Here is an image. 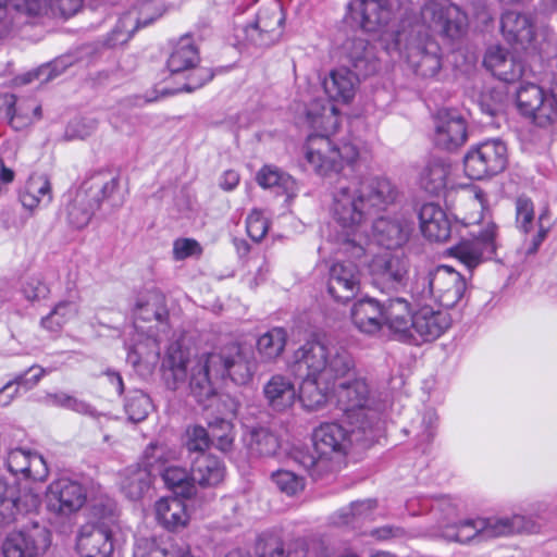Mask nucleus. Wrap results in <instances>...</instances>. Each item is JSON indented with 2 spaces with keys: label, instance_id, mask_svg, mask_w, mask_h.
I'll list each match as a JSON object with an SVG mask.
<instances>
[{
  "label": "nucleus",
  "instance_id": "1",
  "mask_svg": "<svg viewBox=\"0 0 557 557\" xmlns=\"http://www.w3.org/2000/svg\"><path fill=\"white\" fill-rule=\"evenodd\" d=\"M162 377L169 389L177 391L188 379L190 394L202 403L214 395V380L230 377L236 384H246L252 377V369L235 343L216 351L193 356L189 348L172 343L162 359Z\"/></svg>",
  "mask_w": 557,
  "mask_h": 557
},
{
  "label": "nucleus",
  "instance_id": "2",
  "mask_svg": "<svg viewBox=\"0 0 557 557\" xmlns=\"http://www.w3.org/2000/svg\"><path fill=\"white\" fill-rule=\"evenodd\" d=\"M373 443L354 438L350 425L345 429L338 423L325 422L315 428L312 433V450L297 448L292 457L313 480H318L334 470V456L345 454L349 444L369 447Z\"/></svg>",
  "mask_w": 557,
  "mask_h": 557
},
{
  "label": "nucleus",
  "instance_id": "3",
  "mask_svg": "<svg viewBox=\"0 0 557 557\" xmlns=\"http://www.w3.org/2000/svg\"><path fill=\"white\" fill-rule=\"evenodd\" d=\"M332 212L343 228V232L336 237L338 251L350 258L360 259L366 252L364 244L367 242L361 228L371 213L363 199L360 198L356 183L341 184L335 188Z\"/></svg>",
  "mask_w": 557,
  "mask_h": 557
},
{
  "label": "nucleus",
  "instance_id": "4",
  "mask_svg": "<svg viewBox=\"0 0 557 557\" xmlns=\"http://www.w3.org/2000/svg\"><path fill=\"white\" fill-rule=\"evenodd\" d=\"M337 407L351 426L357 441L376 442L382 433L381 412L372 407L367 381L356 377L338 384L334 389Z\"/></svg>",
  "mask_w": 557,
  "mask_h": 557
},
{
  "label": "nucleus",
  "instance_id": "5",
  "mask_svg": "<svg viewBox=\"0 0 557 557\" xmlns=\"http://www.w3.org/2000/svg\"><path fill=\"white\" fill-rule=\"evenodd\" d=\"M466 290V278L448 265L419 268L409 285L413 304L436 302L445 308L458 305Z\"/></svg>",
  "mask_w": 557,
  "mask_h": 557
},
{
  "label": "nucleus",
  "instance_id": "6",
  "mask_svg": "<svg viewBox=\"0 0 557 557\" xmlns=\"http://www.w3.org/2000/svg\"><path fill=\"white\" fill-rule=\"evenodd\" d=\"M295 367H302L310 375L321 379L326 384L345 377L355 369L351 354L338 343L325 338H312L294 352Z\"/></svg>",
  "mask_w": 557,
  "mask_h": 557
},
{
  "label": "nucleus",
  "instance_id": "7",
  "mask_svg": "<svg viewBox=\"0 0 557 557\" xmlns=\"http://www.w3.org/2000/svg\"><path fill=\"white\" fill-rule=\"evenodd\" d=\"M393 37V44L386 46L387 52L405 57L417 75L433 77L440 72L441 48L422 25H410L408 28L403 26Z\"/></svg>",
  "mask_w": 557,
  "mask_h": 557
},
{
  "label": "nucleus",
  "instance_id": "8",
  "mask_svg": "<svg viewBox=\"0 0 557 557\" xmlns=\"http://www.w3.org/2000/svg\"><path fill=\"white\" fill-rule=\"evenodd\" d=\"M534 521L525 516L513 515L502 518H476L448 524L442 531V536L449 542L460 544L480 543L498 536H507L521 532H535Z\"/></svg>",
  "mask_w": 557,
  "mask_h": 557
},
{
  "label": "nucleus",
  "instance_id": "9",
  "mask_svg": "<svg viewBox=\"0 0 557 557\" xmlns=\"http://www.w3.org/2000/svg\"><path fill=\"white\" fill-rule=\"evenodd\" d=\"M119 188V176L101 170L90 174L65 207L66 221L82 230L91 221L102 201L110 200Z\"/></svg>",
  "mask_w": 557,
  "mask_h": 557
},
{
  "label": "nucleus",
  "instance_id": "10",
  "mask_svg": "<svg viewBox=\"0 0 557 557\" xmlns=\"http://www.w3.org/2000/svg\"><path fill=\"white\" fill-rule=\"evenodd\" d=\"M359 157L357 147L350 143L335 145L329 136L311 134L305 145V160L320 176L338 173L344 164H352Z\"/></svg>",
  "mask_w": 557,
  "mask_h": 557
},
{
  "label": "nucleus",
  "instance_id": "11",
  "mask_svg": "<svg viewBox=\"0 0 557 557\" xmlns=\"http://www.w3.org/2000/svg\"><path fill=\"white\" fill-rule=\"evenodd\" d=\"M284 22L283 9L274 4L260 9L253 21L245 25H236L234 35L242 46L267 48L281 39Z\"/></svg>",
  "mask_w": 557,
  "mask_h": 557
},
{
  "label": "nucleus",
  "instance_id": "12",
  "mask_svg": "<svg viewBox=\"0 0 557 557\" xmlns=\"http://www.w3.org/2000/svg\"><path fill=\"white\" fill-rule=\"evenodd\" d=\"M508 165V150L500 139H491L472 147L463 158L466 175L471 180H485L504 172Z\"/></svg>",
  "mask_w": 557,
  "mask_h": 557
},
{
  "label": "nucleus",
  "instance_id": "13",
  "mask_svg": "<svg viewBox=\"0 0 557 557\" xmlns=\"http://www.w3.org/2000/svg\"><path fill=\"white\" fill-rule=\"evenodd\" d=\"M50 545V531L39 522H32L9 532L1 549L3 557H42Z\"/></svg>",
  "mask_w": 557,
  "mask_h": 557
},
{
  "label": "nucleus",
  "instance_id": "14",
  "mask_svg": "<svg viewBox=\"0 0 557 557\" xmlns=\"http://www.w3.org/2000/svg\"><path fill=\"white\" fill-rule=\"evenodd\" d=\"M421 18L430 29L449 39L460 38L467 29V14L449 0H431L421 9Z\"/></svg>",
  "mask_w": 557,
  "mask_h": 557
},
{
  "label": "nucleus",
  "instance_id": "15",
  "mask_svg": "<svg viewBox=\"0 0 557 557\" xmlns=\"http://www.w3.org/2000/svg\"><path fill=\"white\" fill-rule=\"evenodd\" d=\"M496 230L494 223L473 233L470 238H463L449 249L450 256L472 271L482 262L490 260L496 252Z\"/></svg>",
  "mask_w": 557,
  "mask_h": 557
},
{
  "label": "nucleus",
  "instance_id": "16",
  "mask_svg": "<svg viewBox=\"0 0 557 557\" xmlns=\"http://www.w3.org/2000/svg\"><path fill=\"white\" fill-rule=\"evenodd\" d=\"M115 517L89 522L81 527L76 537V550L81 557H111L114 545L111 525Z\"/></svg>",
  "mask_w": 557,
  "mask_h": 557
},
{
  "label": "nucleus",
  "instance_id": "17",
  "mask_svg": "<svg viewBox=\"0 0 557 557\" xmlns=\"http://www.w3.org/2000/svg\"><path fill=\"white\" fill-rule=\"evenodd\" d=\"M517 106L520 112L541 126H547L557 119V100L554 95L545 94L534 84L521 86L517 91Z\"/></svg>",
  "mask_w": 557,
  "mask_h": 557
},
{
  "label": "nucleus",
  "instance_id": "18",
  "mask_svg": "<svg viewBox=\"0 0 557 557\" xmlns=\"http://www.w3.org/2000/svg\"><path fill=\"white\" fill-rule=\"evenodd\" d=\"M161 15L151 0H145L139 5L124 12L113 29L108 34L104 45L114 48L126 44L139 27L151 24Z\"/></svg>",
  "mask_w": 557,
  "mask_h": 557
},
{
  "label": "nucleus",
  "instance_id": "19",
  "mask_svg": "<svg viewBox=\"0 0 557 557\" xmlns=\"http://www.w3.org/2000/svg\"><path fill=\"white\" fill-rule=\"evenodd\" d=\"M50 510L69 516L78 511L87 500L86 487L76 480L59 478L52 481L47 491Z\"/></svg>",
  "mask_w": 557,
  "mask_h": 557
},
{
  "label": "nucleus",
  "instance_id": "20",
  "mask_svg": "<svg viewBox=\"0 0 557 557\" xmlns=\"http://www.w3.org/2000/svg\"><path fill=\"white\" fill-rule=\"evenodd\" d=\"M434 144L436 147L454 151L468 139L467 123L455 109L442 108L434 115Z\"/></svg>",
  "mask_w": 557,
  "mask_h": 557
},
{
  "label": "nucleus",
  "instance_id": "21",
  "mask_svg": "<svg viewBox=\"0 0 557 557\" xmlns=\"http://www.w3.org/2000/svg\"><path fill=\"white\" fill-rule=\"evenodd\" d=\"M500 29L505 39L517 48L537 49L541 34L532 16L507 11L502 15Z\"/></svg>",
  "mask_w": 557,
  "mask_h": 557
},
{
  "label": "nucleus",
  "instance_id": "22",
  "mask_svg": "<svg viewBox=\"0 0 557 557\" xmlns=\"http://www.w3.org/2000/svg\"><path fill=\"white\" fill-rule=\"evenodd\" d=\"M544 214L537 220V231L533 232L535 223L534 205L532 200L525 196H519L516 200V226L525 234V238L521 245V250L525 256L537 252L540 246L547 236L548 230L543 225Z\"/></svg>",
  "mask_w": 557,
  "mask_h": 557
},
{
  "label": "nucleus",
  "instance_id": "23",
  "mask_svg": "<svg viewBox=\"0 0 557 557\" xmlns=\"http://www.w3.org/2000/svg\"><path fill=\"white\" fill-rule=\"evenodd\" d=\"M356 186L370 213L386 210L399 197L397 186L387 177H366L356 183Z\"/></svg>",
  "mask_w": 557,
  "mask_h": 557
},
{
  "label": "nucleus",
  "instance_id": "24",
  "mask_svg": "<svg viewBox=\"0 0 557 557\" xmlns=\"http://www.w3.org/2000/svg\"><path fill=\"white\" fill-rule=\"evenodd\" d=\"M360 290V271L352 262H336L329 272L327 293L338 302H347Z\"/></svg>",
  "mask_w": 557,
  "mask_h": 557
},
{
  "label": "nucleus",
  "instance_id": "25",
  "mask_svg": "<svg viewBox=\"0 0 557 557\" xmlns=\"http://www.w3.org/2000/svg\"><path fill=\"white\" fill-rule=\"evenodd\" d=\"M413 305L418 309L412 314L411 330L417 333L422 342H433L450 327L449 313L433 309L431 302Z\"/></svg>",
  "mask_w": 557,
  "mask_h": 557
},
{
  "label": "nucleus",
  "instance_id": "26",
  "mask_svg": "<svg viewBox=\"0 0 557 557\" xmlns=\"http://www.w3.org/2000/svg\"><path fill=\"white\" fill-rule=\"evenodd\" d=\"M347 18L364 32H377L391 18V9L385 0H351L347 5Z\"/></svg>",
  "mask_w": 557,
  "mask_h": 557
},
{
  "label": "nucleus",
  "instance_id": "27",
  "mask_svg": "<svg viewBox=\"0 0 557 557\" xmlns=\"http://www.w3.org/2000/svg\"><path fill=\"white\" fill-rule=\"evenodd\" d=\"M40 499L33 493L18 494L14 486L0 480V525H9L18 515L36 509Z\"/></svg>",
  "mask_w": 557,
  "mask_h": 557
},
{
  "label": "nucleus",
  "instance_id": "28",
  "mask_svg": "<svg viewBox=\"0 0 557 557\" xmlns=\"http://www.w3.org/2000/svg\"><path fill=\"white\" fill-rule=\"evenodd\" d=\"M483 63L496 78L508 84L518 82L524 72L522 61L499 46L487 49Z\"/></svg>",
  "mask_w": 557,
  "mask_h": 557
},
{
  "label": "nucleus",
  "instance_id": "29",
  "mask_svg": "<svg viewBox=\"0 0 557 557\" xmlns=\"http://www.w3.org/2000/svg\"><path fill=\"white\" fill-rule=\"evenodd\" d=\"M370 269L375 286L397 289L407 278L408 262L398 256H381L372 261Z\"/></svg>",
  "mask_w": 557,
  "mask_h": 557
},
{
  "label": "nucleus",
  "instance_id": "30",
  "mask_svg": "<svg viewBox=\"0 0 557 557\" xmlns=\"http://www.w3.org/2000/svg\"><path fill=\"white\" fill-rule=\"evenodd\" d=\"M163 449L157 445H150L146 451V467L128 468L122 481V490L131 499H138L143 494L149 490L151 484L152 471L156 470L153 462L150 460L154 458L160 460L162 458Z\"/></svg>",
  "mask_w": 557,
  "mask_h": 557
},
{
  "label": "nucleus",
  "instance_id": "31",
  "mask_svg": "<svg viewBox=\"0 0 557 557\" xmlns=\"http://www.w3.org/2000/svg\"><path fill=\"white\" fill-rule=\"evenodd\" d=\"M373 237L386 249H395L407 243L411 224L403 216H381L373 222Z\"/></svg>",
  "mask_w": 557,
  "mask_h": 557
},
{
  "label": "nucleus",
  "instance_id": "32",
  "mask_svg": "<svg viewBox=\"0 0 557 557\" xmlns=\"http://www.w3.org/2000/svg\"><path fill=\"white\" fill-rule=\"evenodd\" d=\"M412 314L410 304L403 297L383 300V324L401 341L412 337Z\"/></svg>",
  "mask_w": 557,
  "mask_h": 557
},
{
  "label": "nucleus",
  "instance_id": "33",
  "mask_svg": "<svg viewBox=\"0 0 557 557\" xmlns=\"http://www.w3.org/2000/svg\"><path fill=\"white\" fill-rule=\"evenodd\" d=\"M243 442L250 457L269 458L281 448L278 435L263 425L246 426Z\"/></svg>",
  "mask_w": 557,
  "mask_h": 557
},
{
  "label": "nucleus",
  "instance_id": "34",
  "mask_svg": "<svg viewBox=\"0 0 557 557\" xmlns=\"http://www.w3.org/2000/svg\"><path fill=\"white\" fill-rule=\"evenodd\" d=\"M419 221L421 232L429 240L445 242L450 237V221L438 205L424 203L419 211Z\"/></svg>",
  "mask_w": 557,
  "mask_h": 557
},
{
  "label": "nucleus",
  "instance_id": "35",
  "mask_svg": "<svg viewBox=\"0 0 557 557\" xmlns=\"http://www.w3.org/2000/svg\"><path fill=\"white\" fill-rule=\"evenodd\" d=\"M360 75L347 67L335 69L323 79V88L333 102L349 103L356 94Z\"/></svg>",
  "mask_w": 557,
  "mask_h": 557
},
{
  "label": "nucleus",
  "instance_id": "36",
  "mask_svg": "<svg viewBox=\"0 0 557 557\" xmlns=\"http://www.w3.org/2000/svg\"><path fill=\"white\" fill-rule=\"evenodd\" d=\"M351 320L360 332L377 333L383 325V300L371 297L358 300L351 308Z\"/></svg>",
  "mask_w": 557,
  "mask_h": 557
},
{
  "label": "nucleus",
  "instance_id": "37",
  "mask_svg": "<svg viewBox=\"0 0 557 557\" xmlns=\"http://www.w3.org/2000/svg\"><path fill=\"white\" fill-rule=\"evenodd\" d=\"M346 58L355 69V73L361 77L370 76L380 69L373 47L367 39L350 38L344 45Z\"/></svg>",
  "mask_w": 557,
  "mask_h": 557
},
{
  "label": "nucleus",
  "instance_id": "38",
  "mask_svg": "<svg viewBox=\"0 0 557 557\" xmlns=\"http://www.w3.org/2000/svg\"><path fill=\"white\" fill-rule=\"evenodd\" d=\"M0 110L14 128H21L41 119V106L33 100H23L16 106L12 94L0 95Z\"/></svg>",
  "mask_w": 557,
  "mask_h": 557
},
{
  "label": "nucleus",
  "instance_id": "39",
  "mask_svg": "<svg viewBox=\"0 0 557 557\" xmlns=\"http://www.w3.org/2000/svg\"><path fill=\"white\" fill-rule=\"evenodd\" d=\"M263 396L271 409L281 412L294 405L297 392L289 377L274 374L263 385Z\"/></svg>",
  "mask_w": 557,
  "mask_h": 557
},
{
  "label": "nucleus",
  "instance_id": "40",
  "mask_svg": "<svg viewBox=\"0 0 557 557\" xmlns=\"http://www.w3.org/2000/svg\"><path fill=\"white\" fill-rule=\"evenodd\" d=\"M156 518L160 525L169 531L185 528L189 521L186 505L178 497H164L154 505Z\"/></svg>",
  "mask_w": 557,
  "mask_h": 557
},
{
  "label": "nucleus",
  "instance_id": "41",
  "mask_svg": "<svg viewBox=\"0 0 557 557\" xmlns=\"http://www.w3.org/2000/svg\"><path fill=\"white\" fill-rule=\"evenodd\" d=\"M191 475L195 484L202 487L215 486L225 476V466L218 457L209 454H199L191 462Z\"/></svg>",
  "mask_w": 557,
  "mask_h": 557
},
{
  "label": "nucleus",
  "instance_id": "42",
  "mask_svg": "<svg viewBox=\"0 0 557 557\" xmlns=\"http://www.w3.org/2000/svg\"><path fill=\"white\" fill-rule=\"evenodd\" d=\"M52 200L51 183L47 175L33 174L20 193L22 206L33 210L40 203L48 205Z\"/></svg>",
  "mask_w": 557,
  "mask_h": 557
},
{
  "label": "nucleus",
  "instance_id": "43",
  "mask_svg": "<svg viewBox=\"0 0 557 557\" xmlns=\"http://www.w3.org/2000/svg\"><path fill=\"white\" fill-rule=\"evenodd\" d=\"M330 385L320 377L310 375L307 371L306 377L300 384L298 398L304 408L314 411L323 408L329 399Z\"/></svg>",
  "mask_w": 557,
  "mask_h": 557
},
{
  "label": "nucleus",
  "instance_id": "44",
  "mask_svg": "<svg viewBox=\"0 0 557 557\" xmlns=\"http://www.w3.org/2000/svg\"><path fill=\"white\" fill-rule=\"evenodd\" d=\"M134 314L137 319L146 322L156 320L161 324H166L169 310L165 296L158 290L149 292L143 299L136 302Z\"/></svg>",
  "mask_w": 557,
  "mask_h": 557
},
{
  "label": "nucleus",
  "instance_id": "45",
  "mask_svg": "<svg viewBox=\"0 0 557 557\" xmlns=\"http://www.w3.org/2000/svg\"><path fill=\"white\" fill-rule=\"evenodd\" d=\"M162 478L164 484L177 497L191 498L196 494V485L193 475L181 467L170 466L166 468H156Z\"/></svg>",
  "mask_w": 557,
  "mask_h": 557
},
{
  "label": "nucleus",
  "instance_id": "46",
  "mask_svg": "<svg viewBox=\"0 0 557 557\" xmlns=\"http://www.w3.org/2000/svg\"><path fill=\"white\" fill-rule=\"evenodd\" d=\"M199 52L190 38H181L168 59V67L171 73L188 71L199 62Z\"/></svg>",
  "mask_w": 557,
  "mask_h": 557
},
{
  "label": "nucleus",
  "instance_id": "47",
  "mask_svg": "<svg viewBox=\"0 0 557 557\" xmlns=\"http://www.w3.org/2000/svg\"><path fill=\"white\" fill-rule=\"evenodd\" d=\"M449 165L440 159L431 160L420 174V186L431 195H438L445 187Z\"/></svg>",
  "mask_w": 557,
  "mask_h": 557
},
{
  "label": "nucleus",
  "instance_id": "48",
  "mask_svg": "<svg viewBox=\"0 0 557 557\" xmlns=\"http://www.w3.org/2000/svg\"><path fill=\"white\" fill-rule=\"evenodd\" d=\"M286 343L287 332L285 329L272 327L258 338L257 350L264 361H273L283 354Z\"/></svg>",
  "mask_w": 557,
  "mask_h": 557
},
{
  "label": "nucleus",
  "instance_id": "49",
  "mask_svg": "<svg viewBox=\"0 0 557 557\" xmlns=\"http://www.w3.org/2000/svg\"><path fill=\"white\" fill-rule=\"evenodd\" d=\"M77 312V306L74 302L67 300L60 301L49 314L40 320V325L51 333H58Z\"/></svg>",
  "mask_w": 557,
  "mask_h": 557
},
{
  "label": "nucleus",
  "instance_id": "50",
  "mask_svg": "<svg viewBox=\"0 0 557 557\" xmlns=\"http://www.w3.org/2000/svg\"><path fill=\"white\" fill-rule=\"evenodd\" d=\"M257 182L263 188L278 187L288 195L296 189V182L289 174L270 165H264L258 172Z\"/></svg>",
  "mask_w": 557,
  "mask_h": 557
},
{
  "label": "nucleus",
  "instance_id": "51",
  "mask_svg": "<svg viewBox=\"0 0 557 557\" xmlns=\"http://www.w3.org/2000/svg\"><path fill=\"white\" fill-rule=\"evenodd\" d=\"M337 108L330 101L323 99L312 100L306 110L308 123L313 127H326V124L336 122Z\"/></svg>",
  "mask_w": 557,
  "mask_h": 557
},
{
  "label": "nucleus",
  "instance_id": "52",
  "mask_svg": "<svg viewBox=\"0 0 557 557\" xmlns=\"http://www.w3.org/2000/svg\"><path fill=\"white\" fill-rule=\"evenodd\" d=\"M209 435L211 445L222 453H228L233 448V424L222 418H215L209 422Z\"/></svg>",
  "mask_w": 557,
  "mask_h": 557
},
{
  "label": "nucleus",
  "instance_id": "53",
  "mask_svg": "<svg viewBox=\"0 0 557 557\" xmlns=\"http://www.w3.org/2000/svg\"><path fill=\"white\" fill-rule=\"evenodd\" d=\"M151 407L150 397L143 391L135 389L126 396L124 409L128 420L134 423L144 421L148 417Z\"/></svg>",
  "mask_w": 557,
  "mask_h": 557
},
{
  "label": "nucleus",
  "instance_id": "54",
  "mask_svg": "<svg viewBox=\"0 0 557 557\" xmlns=\"http://www.w3.org/2000/svg\"><path fill=\"white\" fill-rule=\"evenodd\" d=\"M49 401L58 407L73 410L77 413L91 416L96 414V410L86 401L78 399L63 392L48 394Z\"/></svg>",
  "mask_w": 557,
  "mask_h": 557
},
{
  "label": "nucleus",
  "instance_id": "55",
  "mask_svg": "<svg viewBox=\"0 0 557 557\" xmlns=\"http://www.w3.org/2000/svg\"><path fill=\"white\" fill-rule=\"evenodd\" d=\"M21 293L29 302H38L50 295L48 284L38 275L26 277L21 285Z\"/></svg>",
  "mask_w": 557,
  "mask_h": 557
},
{
  "label": "nucleus",
  "instance_id": "56",
  "mask_svg": "<svg viewBox=\"0 0 557 557\" xmlns=\"http://www.w3.org/2000/svg\"><path fill=\"white\" fill-rule=\"evenodd\" d=\"M479 107L491 119H500L505 112V96L496 90L483 92L479 99Z\"/></svg>",
  "mask_w": 557,
  "mask_h": 557
},
{
  "label": "nucleus",
  "instance_id": "57",
  "mask_svg": "<svg viewBox=\"0 0 557 557\" xmlns=\"http://www.w3.org/2000/svg\"><path fill=\"white\" fill-rule=\"evenodd\" d=\"M272 480L287 495H295L305 486L304 479L288 470H277L272 474Z\"/></svg>",
  "mask_w": 557,
  "mask_h": 557
},
{
  "label": "nucleus",
  "instance_id": "58",
  "mask_svg": "<svg viewBox=\"0 0 557 557\" xmlns=\"http://www.w3.org/2000/svg\"><path fill=\"white\" fill-rule=\"evenodd\" d=\"M248 236L253 242H260L268 233L269 221L259 209H252L246 219Z\"/></svg>",
  "mask_w": 557,
  "mask_h": 557
},
{
  "label": "nucleus",
  "instance_id": "59",
  "mask_svg": "<svg viewBox=\"0 0 557 557\" xmlns=\"http://www.w3.org/2000/svg\"><path fill=\"white\" fill-rule=\"evenodd\" d=\"M259 557H307V550L301 543H295L286 550L282 543L264 544Z\"/></svg>",
  "mask_w": 557,
  "mask_h": 557
},
{
  "label": "nucleus",
  "instance_id": "60",
  "mask_svg": "<svg viewBox=\"0 0 557 557\" xmlns=\"http://www.w3.org/2000/svg\"><path fill=\"white\" fill-rule=\"evenodd\" d=\"M211 445L209 431L201 425H195L187 430L186 448L190 453L205 454Z\"/></svg>",
  "mask_w": 557,
  "mask_h": 557
},
{
  "label": "nucleus",
  "instance_id": "61",
  "mask_svg": "<svg viewBox=\"0 0 557 557\" xmlns=\"http://www.w3.org/2000/svg\"><path fill=\"white\" fill-rule=\"evenodd\" d=\"M32 453L22 448L11 449L7 457L8 470L13 474H29V460Z\"/></svg>",
  "mask_w": 557,
  "mask_h": 557
},
{
  "label": "nucleus",
  "instance_id": "62",
  "mask_svg": "<svg viewBox=\"0 0 557 557\" xmlns=\"http://www.w3.org/2000/svg\"><path fill=\"white\" fill-rule=\"evenodd\" d=\"M193 71L187 76V82L180 89L181 91H194L200 87H202L206 83L210 82L213 78V72L208 67H193Z\"/></svg>",
  "mask_w": 557,
  "mask_h": 557
},
{
  "label": "nucleus",
  "instance_id": "63",
  "mask_svg": "<svg viewBox=\"0 0 557 557\" xmlns=\"http://www.w3.org/2000/svg\"><path fill=\"white\" fill-rule=\"evenodd\" d=\"M202 251L199 243L193 238H178L173 244V257L175 260H184Z\"/></svg>",
  "mask_w": 557,
  "mask_h": 557
},
{
  "label": "nucleus",
  "instance_id": "64",
  "mask_svg": "<svg viewBox=\"0 0 557 557\" xmlns=\"http://www.w3.org/2000/svg\"><path fill=\"white\" fill-rule=\"evenodd\" d=\"M46 374V370L40 366L34 364L29 367L24 373L14 377L18 387L29 391L35 387L40 379Z\"/></svg>",
  "mask_w": 557,
  "mask_h": 557
}]
</instances>
